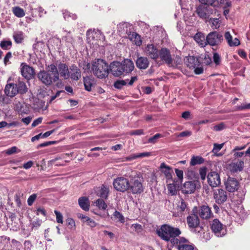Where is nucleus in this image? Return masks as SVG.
<instances>
[{"instance_id": "aec40b11", "label": "nucleus", "mask_w": 250, "mask_h": 250, "mask_svg": "<svg viewBox=\"0 0 250 250\" xmlns=\"http://www.w3.org/2000/svg\"><path fill=\"white\" fill-rule=\"evenodd\" d=\"M17 88V84L11 83L6 84L4 89L5 94L10 97L15 96L18 93V90Z\"/></svg>"}, {"instance_id": "4468645a", "label": "nucleus", "mask_w": 250, "mask_h": 250, "mask_svg": "<svg viewBox=\"0 0 250 250\" xmlns=\"http://www.w3.org/2000/svg\"><path fill=\"white\" fill-rule=\"evenodd\" d=\"M21 71L23 77L27 79H30L34 77L35 72L33 67L23 62L21 64Z\"/></svg>"}, {"instance_id": "37998d69", "label": "nucleus", "mask_w": 250, "mask_h": 250, "mask_svg": "<svg viewBox=\"0 0 250 250\" xmlns=\"http://www.w3.org/2000/svg\"><path fill=\"white\" fill-rule=\"evenodd\" d=\"M129 26V23L127 22H123L120 23L119 25H118V30L120 32H127V28Z\"/></svg>"}, {"instance_id": "c9c22d12", "label": "nucleus", "mask_w": 250, "mask_h": 250, "mask_svg": "<svg viewBox=\"0 0 250 250\" xmlns=\"http://www.w3.org/2000/svg\"><path fill=\"white\" fill-rule=\"evenodd\" d=\"M205 160L203 157L199 156H193L191 157L190 164L191 166H194L203 164Z\"/></svg>"}, {"instance_id": "09e8293b", "label": "nucleus", "mask_w": 250, "mask_h": 250, "mask_svg": "<svg viewBox=\"0 0 250 250\" xmlns=\"http://www.w3.org/2000/svg\"><path fill=\"white\" fill-rule=\"evenodd\" d=\"M226 128V125L224 123H220V124L214 125L212 127L213 130L215 131H221Z\"/></svg>"}, {"instance_id": "3c124183", "label": "nucleus", "mask_w": 250, "mask_h": 250, "mask_svg": "<svg viewBox=\"0 0 250 250\" xmlns=\"http://www.w3.org/2000/svg\"><path fill=\"white\" fill-rule=\"evenodd\" d=\"M113 216L116 219L118 220V221H120L121 223L124 222V217L120 212L116 210L114 212Z\"/></svg>"}, {"instance_id": "c756f323", "label": "nucleus", "mask_w": 250, "mask_h": 250, "mask_svg": "<svg viewBox=\"0 0 250 250\" xmlns=\"http://www.w3.org/2000/svg\"><path fill=\"white\" fill-rule=\"evenodd\" d=\"M195 189V184L192 182L188 181L184 184L183 192L186 194H190L194 192Z\"/></svg>"}, {"instance_id": "a18cd8bd", "label": "nucleus", "mask_w": 250, "mask_h": 250, "mask_svg": "<svg viewBox=\"0 0 250 250\" xmlns=\"http://www.w3.org/2000/svg\"><path fill=\"white\" fill-rule=\"evenodd\" d=\"M96 206H97L99 208L104 210L106 208L107 206L102 199H99L97 200L95 202Z\"/></svg>"}, {"instance_id": "a19ab883", "label": "nucleus", "mask_w": 250, "mask_h": 250, "mask_svg": "<svg viewBox=\"0 0 250 250\" xmlns=\"http://www.w3.org/2000/svg\"><path fill=\"white\" fill-rule=\"evenodd\" d=\"M177 207L181 211H185L188 209V204L183 199L178 202Z\"/></svg>"}, {"instance_id": "58836bf2", "label": "nucleus", "mask_w": 250, "mask_h": 250, "mask_svg": "<svg viewBox=\"0 0 250 250\" xmlns=\"http://www.w3.org/2000/svg\"><path fill=\"white\" fill-rule=\"evenodd\" d=\"M211 27L213 29H217L221 25V21L218 18H210L209 20Z\"/></svg>"}, {"instance_id": "2eb2a0df", "label": "nucleus", "mask_w": 250, "mask_h": 250, "mask_svg": "<svg viewBox=\"0 0 250 250\" xmlns=\"http://www.w3.org/2000/svg\"><path fill=\"white\" fill-rule=\"evenodd\" d=\"M109 69L112 74L115 77H119L124 73L123 65L119 62H114L109 66Z\"/></svg>"}, {"instance_id": "680f3d73", "label": "nucleus", "mask_w": 250, "mask_h": 250, "mask_svg": "<svg viewBox=\"0 0 250 250\" xmlns=\"http://www.w3.org/2000/svg\"><path fill=\"white\" fill-rule=\"evenodd\" d=\"M199 1L204 5H212L215 1V0H199Z\"/></svg>"}, {"instance_id": "bf43d9fd", "label": "nucleus", "mask_w": 250, "mask_h": 250, "mask_svg": "<svg viewBox=\"0 0 250 250\" xmlns=\"http://www.w3.org/2000/svg\"><path fill=\"white\" fill-rule=\"evenodd\" d=\"M129 134L130 135H141L144 134V130L143 129H137L132 130L129 132Z\"/></svg>"}, {"instance_id": "20e7f679", "label": "nucleus", "mask_w": 250, "mask_h": 250, "mask_svg": "<svg viewBox=\"0 0 250 250\" xmlns=\"http://www.w3.org/2000/svg\"><path fill=\"white\" fill-rule=\"evenodd\" d=\"M156 232L162 240L167 242L172 240L173 242L175 241L176 239L174 238L181 233L179 228H174L167 224L163 225L160 229H157Z\"/></svg>"}, {"instance_id": "69168bd1", "label": "nucleus", "mask_w": 250, "mask_h": 250, "mask_svg": "<svg viewBox=\"0 0 250 250\" xmlns=\"http://www.w3.org/2000/svg\"><path fill=\"white\" fill-rule=\"evenodd\" d=\"M191 135V132L189 131H183L179 133V134L177 136L179 137H184L186 136H189Z\"/></svg>"}, {"instance_id": "4d7b16f0", "label": "nucleus", "mask_w": 250, "mask_h": 250, "mask_svg": "<svg viewBox=\"0 0 250 250\" xmlns=\"http://www.w3.org/2000/svg\"><path fill=\"white\" fill-rule=\"evenodd\" d=\"M212 62L211 58L207 54H205L203 61V63L206 65H209Z\"/></svg>"}, {"instance_id": "0eeeda50", "label": "nucleus", "mask_w": 250, "mask_h": 250, "mask_svg": "<svg viewBox=\"0 0 250 250\" xmlns=\"http://www.w3.org/2000/svg\"><path fill=\"white\" fill-rule=\"evenodd\" d=\"M210 228L212 231L218 237H222L226 233L223 224L218 219H214L210 223Z\"/></svg>"}, {"instance_id": "5701e85b", "label": "nucleus", "mask_w": 250, "mask_h": 250, "mask_svg": "<svg viewBox=\"0 0 250 250\" xmlns=\"http://www.w3.org/2000/svg\"><path fill=\"white\" fill-rule=\"evenodd\" d=\"M160 168L167 180H172V169L171 167L167 166L165 163H162Z\"/></svg>"}, {"instance_id": "de8ad7c7", "label": "nucleus", "mask_w": 250, "mask_h": 250, "mask_svg": "<svg viewBox=\"0 0 250 250\" xmlns=\"http://www.w3.org/2000/svg\"><path fill=\"white\" fill-rule=\"evenodd\" d=\"M167 189L169 192L172 195H175L177 193V189L174 184H169L167 185Z\"/></svg>"}, {"instance_id": "7c9ffc66", "label": "nucleus", "mask_w": 250, "mask_h": 250, "mask_svg": "<svg viewBox=\"0 0 250 250\" xmlns=\"http://www.w3.org/2000/svg\"><path fill=\"white\" fill-rule=\"evenodd\" d=\"M128 38L136 45L140 46L142 43L140 36L136 32H130L128 34Z\"/></svg>"}, {"instance_id": "423d86ee", "label": "nucleus", "mask_w": 250, "mask_h": 250, "mask_svg": "<svg viewBox=\"0 0 250 250\" xmlns=\"http://www.w3.org/2000/svg\"><path fill=\"white\" fill-rule=\"evenodd\" d=\"M207 43L212 46L220 45L223 41L222 35L216 31L208 33L206 37Z\"/></svg>"}, {"instance_id": "f03ea898", "label": "nucleus", "mask_w": 250, "mask_h": 250, "mask_svg": "<svg viewBox=\"0 0 250 250\" xmlns=\"http://www.w3.org/2000/svg\"><path fill=\"white\" fill-rule=\"evenodd\" d=\"M87 66L91 68V72L94 76L99 79H105L109 74V67L108 64L102 59H96L91 62L88 63Z\"/></svg>"}, {"instance_id": "13d9d810", "label": "nucleus", "mask_w": 250, "mask_h": 250, "mask_svg": "<svg viewBox=\"0 0 250 250\" xmlns=\"http://www.w3.org/2000/svg\"><path fill=\"white\" fill-rule=\"evenodd\" d=\"M37 198V195L33 194L29 196L27 200V203L29 206H31Z\"/></svg>"}, {"instance_id": "4be33fe9", "label": "nucleus", "mask_w": 250, "mask_h": 250, "mask_svg": "<svg viewBox=\"0 0 250 250\" xmlns=\"http://www.w3.org/2000/svg\"><path fill=\"white\" fill-rule=\"evenodd\" d=\"M244 161L238 160L237 162H232L229 165V169L232 172H237L243 170L244 167Z\"/></svg>"}, {"instance_id": "393cba45", "label": "nucleus", "mask_w": 250, "mask_h": 250, "mask_svg": "<svg viewBox=\"0 0 250 250\" xmlns=\"http://www.w3.org/2000/svg\"><path fill=\"white\" fill-rule=\"evenodd\" d=\"M70 77L73 80L77 81L81 77V72L77 66L73 65L70 68Z\"/></svg>"}, {"instance_id": "6e6d98bb", "label": "nucleus", "mask_w": 250, "mask_h": 250, "mask_svg": "<svg viewBox=\"0 0 250 250\" xmlns=\"http://www.w3.org/2000/svg\"><path fill=\"white\" fill-rule=\"evenodd\" d=\"M224 145V143H222V144H218L216 143L214 144L212 151L215 152L219 151L222 148Z\"/></svg>"}, {"instance_id": "72a5a7b5", "label": "nucleus", "mask_w": 250, "mask_h": 250, "mask_svg": "<svg viewBox=\"0 0 250 250\" xmlns=\"http://www.w3.org/2000/svg\"><path fill=\"white\" fill-rule=\"evenodd\" d=\"M83 83L85 89L88 91L91 90L92 86L95 83L94 78L89 76L83 78Z\"/></svg>"}, {"instance_id": "864d4df0", "label": "nucleus", "mask_w": 250, "mask_h": 250, "mask_svg": "<svg viewBox=\"0 0 250 250\" xmlns=\"http://www.w3.org/2000/svg\"><path fill=\"white\" fill-rule=\"evenodd\" d=\"M162 137L163 136L162 134L157 133L155 134L154 136L150 138L148 140V142L149 143L155 144L156 142L157 139Z\"/></svg>"}, {"instance_id": "a878e982", "label": "nucleus", "mask_w": 250, "mask_h": 250, "mask_svg": "<svg viewBox=\"0 0 250 250\" xmlns=\"http://www.w3.org/2000/svg\"><path fill=\"white\" fill-rule=\"evenodd\" d=\"M246 147V145L236 146L231 151V153L233 154V158L235 159L242 158L245 154V152L240 151V150L245 149Z\"/></svg>"}, {"instance_id": "9d476101", "label": "nucleus", "mask_w": 250, "mask_h": 250, "mask_svg": "<svg viewBox=\"0 0 250 250\" xmlns=\"http://www.w3.org/2000/svg\"><path fill=\"white\" fill-rule=\"evenodd\" d=\"M174 243L177 245L178 250H197L193 245L189 244L188 241L184 237L176 239Z\"/></svg>"}, {"instance_id": "8fccbe9b", "label": "nucleus", "mask_w": 250, "mask_h": 250, "mask_svg": "<svg viewBox=\"0 0 250 250\" xmlns=\"http://www.w3.org/2000/svg\"><path fill=\"white\" fill-rule=\"evenodd\" d=\"M207 172V168L206 167H203L199 169V174L201 179L202 180H205L206 177Z\"/></svg>"}, {"instance_id": "39448f33", "label": "nucleus", "mask_w": 250, "mask_h": 250, "mask_svg": "<svg viewBox=\"0 0 250 250\" xmlns=\"http://www.w3.org/2000/svg\"><path fill=\"white\" fill-rule=\"evenodd\" d=\"M114 188L117 191L125 192L128 191L129 178L126 173L124 176H118L113 182Z\"/></svg>"}, {"instance_id": "f8f14e48", "label": "nucleus", "mask_w": 250, "mask_h": 250, "mask_svg": "<svg viewBox=\"0 0 250 250\" xmlns=\"http://www.w3.org/2000/svg\"><path fill=\"white\" fill-rule=\"evenodd\" d=\"M213 197L216 203L221 204L227 201V193L223 189H217L214 191Z\"/></svg>"}, {"instance_id": "f3484780", "label": "nucleus", "mask_w": 250, "mask_h": 250, "mask_svg": "<svg viewBox=\"0 0 250 250\" xmlns=\"http://www.w3.org/2000/svg\"><path fill=\"white\" fill-rule=\"evenodd\" d=\"M226 188L229 192H234L239 188V183L234 178L229 177L225 183Z\"/></svg>"}, {"instance_id": "ddd939ff", "label": "nucleus", "mask_w": 250, "mask_h": 250, "mask_svg": "<svg viewBox=\"0 0 250 250\" xmlns=\"http://www.w3.org/2000/svg\"><path fill=\"white\" fill-rule=\"evenodd\" d=\"M196 12L198 16L203 20L208 19L212 12L208 6L206 5H200L196 8Z\"/></svg>"}, {"instance_id": "0e129e2a", "label": "nucleus", "mask_w": 250, "mask_h": 250, "mask_svg": "<svg viewBox=\"0 0 250 250\" xmlns=\"http://www.w3.org/2000/svg\"><path fill=\"white\" fill-rule=\"evenodd\" d=\"M42 118L39 117L38 119H36L34 121V122L32 124V127H34L41 124L42 122Z\"/></svg>"}, {"instance_id": "ea45409f", "label": "nucleus", "mask_w": 250, "mask_h": 250, "mask_svg": "<svg viewBox=\"0 0 250 250\" xmlns=\"http://www.w3.org/2000/svg\"><path fill=\"white\" fill-rule=\"evenodd\" d=\"M18 93L21 94L25 93L27 91V88L25 83L21 81H19L17 84Z\"/></svg>"}, {"instance_id": "b1692460", "label": "nucleus", "mask_w": 250, "mask_h": 250, "mask_svg": "<svg viewBox=\"0 0 250 250\" xmlns=\"http://www.w3.org/2000/svg\"><path fill=\"white\" fill-rule=\"evenodd\" d=\"M225 39L227 41V42L230 47L237 46L240 44V41L238 39L235 38L232 40V37L229 32H226L224 35Z\"/></svg>"}, {"instance_id": "bb28decb", "label": "nucleus", "mask_w": 250, "mask_h": 250, "mask_svg": "<svg viewBox=\"0 0 250 250\" xmlns=\"http://www.w3.org/2000/svg\"><path fill=\"white\" fill-rule=\"evenodd\" d=\"M199 215L202 218L207 219L211 217L212 213L210 208L208 206H203L200 210Z\"/></svg>"}, {"instance_id": "f704fd0d", "label": "nucleus", "mask_w": 250, "mask_h": 250, "mask_svg": "<svg viewBox=\"0 0 250 250\" xmlns=\"http://www.w3.org/2000/svg\"><path fill=\"white\" fill-rule=\"evenodd\" d=\"M109 192V187L103 185L101 187V189L99 191V196L102 198L106 199L108 197Z\"/></svg>"}, {"instance_id": "2f4dec72", "label": "nucleus", "mask_w": 250, "mask_h": 250, "mask_svg": "<svg viewBox=\"0 0 250 250\" xmlns=\"http://www.w3.org/2000/svg\"><path fill=\"white\" fill-rule=\"evenodd\" d=\"M123 65V69L124 72L130 73L133 71L134 66L133 62L130 60H125L123 62H121Z\"/></svg>"}, {"instance_id": "412c9836", "label": "nucleus", "mask_w": 250, "mask_h": 250, "mask_svg": "<svg viewBox=\"0 0 250 250\" xmlns=\"http://www.w3.org/2000/svg\"><path fill=\"white\" fill-rule=\"evenodd\" d=\"M185 63L190 68H195V67L200 65V62L198 59L192 56L187 57L185 59Z\"/></svg>"}, {"instance_id": "e2e57ef3", "label": "nucleus", "mask_w": 250, "mask_h": 250, "mask_svg": "<svg viewBox=\"0 0 250 250\" xmlns=\"http://www.w3.org/2000/svg\"><path fill=\"white\" fill-rule=\"evenodd\" d=\"M175 171L176 174L179 179L182 180L183 178V171L182 170H179L177 168L175 169Z\"/></svg>"}, {"instance_id": "cd10ccee", "label": "nucleus", "mask_w": 250, "mask_h": 250, "mask_svg": "<svg viewBox=\"0 0 250 250\" xmlns=\"http://www.w3.org/2000/svg\"><path fill=\"white\" fill-rule=\"evenodd\" d=\"M137 67L140 69H146L149 65V62L146 57H139L136 61Z\"/></svg>"}, {"instance_id": "1a4fd4ad", "label": "nucleus", "mask_w": 250, "mask_h": 250, "mask_svg": "<svg viewBox=\"0 0 250 250\" xmlns=\"http://www.w3.org/2000/svg\"><path fill=\"white\" fill-rule=\"evenodd\" d=\"M159 58L165 62L169 66H172V59L169 50L166 48H162L158 52Z\"/></svg>"}, {"instance_id": "7ed1b4c3", "label": "nucleus", "mask_w": 250, "mask_h": 250, "mask_svg": "<svg viewBox=\"0 0 250 250\" xmlns=\"http://www.w3.org/2000/svg\"><path fill=\"white\" fill-rule=\"evenodd\" d=\"M129 178V185L127 192L133 194H140L144 191L142 179L135 171L131 170L126 172Z\"/></svg>"}, {"instance_id": "774afa93", "label": "nucleus", "mask_w": 250, "mask_h": 250, "mask_svg": "<svg viewBox=\"0 0 250 250\" xmlns=\"http://www.w3.org/2000/svg\"><path fill=\"white\" fill-rule=\"evenodd\" d=\"M86 223L88 225L92 228L95 227L97 225V223L90 218H89Z\"/></svg>"}, {"instance_id": "6ab92c4d", "label": "nucleus", "mask_w": 250, "mask_h": 250, "mask_svg": "<svg viewBox=\"0 0 250 250\" xmlns=\"http://www.w3.org/2000/svg\"><path fill=\"white\" fill-rule=\"evenodd\" d=\"M137 77L136 76L132 77L131 80L128 79L125 80H120L116 81L114 83V86L117 89H121L125 85L128 83V85H132L134 82L137 81Z\"/></svg>"}, {"instance_id": "dca6fc26", "label": "nucleus", "mask_w": 250, "mask_h": 250, "mask_svg": "<svg viewBox=\"0 0 250 250\" xmlns=\"http://www.w3.org/2000/svg\"><path fill=\"white\" fill-rule=\"evenodd\" d=\"M57 66L59 76L63 77L64 79H68L70 78V72L67 65L65 63H59Z\"/></svg>"}, {"instance_id": "9b49d317", "label": "nucleus", "mask_w": 250, "mask_h": 250, "mask_svg": "<svg viewBox=\"0 0 250 250\" xmlns=\"http://www.w3.org/2000/svg\"><path fill=\"white\" fill-rule=\"evenodd\" d=\"M208 182L210 186L215 188L221 184V179L219 174L215 171L210 172L207 176Z\"/></svg>"}, {"instance_id": "79ce46f5", "label": "nucleus", "mask_w": 250, "mask_h": 250, "mask_svg": "<svg viewBox=\"0 0 250 250\" xmlns=\"http://www.w3.org/2000/svg\"><path fill=\"white\" fill-rule=\"evenodd\" d=\"M13 12L18 17H22L25 15L24 10L19 7H15L13 8Z\"/></svg>"}, {"instance_id": "6e6552de", "label": "nucleus", "mask_w": 250, "mask_h": 250, "mask_svg": "<svg viewBox=\"0 0 250 250\" xmlns=\"http://www.w3.org/2000/svg\"><path fill=\"white\" fill-rule=\"evenodd\" d=\"M187 222L188 226L190 228L194 229L199 225L200 220L197 215L196 207L193 208L192 213L187 217Z\"/></svg>"}, {"instance_id": "473e14b6", "label": "nucleus", "mask_w": 250, "mask_h": 250, "mask_svg": "<svg viewBox=\"0 0 250 250\" xmlns=\"http://www.w3.org/2000/svg\"><path fill=\"white\" fill-rule=\"evenodd\" d=\"M79 205L80 207L85 211H87L89 209V203L88 199L86 197H80L78 200Z\"/></svg>"}, {"instance_id": "49530a36", "label": "nucleus", "mask_w": 250, "mask_h": 250, "mask_svg": "<svg viewBox=\"0 0 250 250\" xmlns=\"http://www.w3.org/2000/svg\"><path fill=\"white\" fill-rule=\"evenodd\" d=\"M63 17L67 21L71 19L75 20L77 18V15L76 14H72L68 11H65L63 12Z\"/></svg>"}, {"instance_id": "052dcab7", "label": "nucleus", "mask_w": 250, "mask_h": 250, "mask_svg": "<svg viewBox=\"0 0 250 250\" xmlns=\"http://www.w3.org/2000/svg\"><path fill=\"white\" fill-rule=\"evenodd\" d=\"M66 223L70 226V229H74L75 227V222L72 218H68L66 219Z\"/></svg>"}, {"instance_id": "4c0bfd02", "label": "nucleus", "mask_w": 250, "mask_h": 250, "mask_svg": "<svg viewBox=\"0 0 250 250\" xmlns=\"http://www.w3.org/2000/svg\"><path fill=\"white\" fill-rule=\"evenodd\" d=\"M13 38L17 43H21L23 40V33L21 31H16L13 34Z\"/></svg>"}, {"instance_id": "603ef678", "label": "nucleus", "mask_w": 250, "mask_h": 250, "mask_svg": "<svg viewBox=\"0 0 250 250\" xmlns=\"http://www.w3.org/2000/svg\"><path fill=\"white\" fill-rule=\"evenodd\" d=\"M54 213L56 216V221L58 223H63V216L62 214L59 211L55 210Z\"/></svg>"}, {"instance_id": "5fc2aeb1", "label": "nucleus", "mask_w": 250, "mask_h": 250, "mask_svg": "<svg viewBox=\"0 0 250 250\" xmlns=\"http://www.w3.org/2000/svg\"><path fill=\"white\" fill-rule=\"evenodd\" d=\"M213 60L214 62L216 65H218L220 64L221 58L220 55L217 53H213Z\"/></svg>"}, {"instance_id": "f257e3e1", "label": "nucleus", "mask_w": 250, "mask_h": 250, "mask_svg": "<svg viewBox=\"0 0 250 250\" xmlns=\"http://www.w3.org/2000/svg\"><path fill=\"white\" fill-rule=\"evenodd\" d=\"M47 71H41L38 74V78L46 86L51 85L53 82L59 80V73L56 65L51 64L47 66Z\"/></svg>"}, {"instance_id": "338daca9", "label": "nucleus", "mask_w": 250, "mask_h": 250, "mask_svg": "<svg viewBox=\"0 0 250 250\" xmlns=\"http://www.w3.org/2000/svg\"><path fill=\"white\" fill-rule=\"evenodd\" d=\"M17 147L13 146L6 150V153L8 155L12 154L16 152Z\"/></svg>"}, {"instance_id": "a211bd4d", "label": "nucleus", "mask_w": 250, "mask_h": 250, "mask_svg": "<svg viewBox=\"0 0 250 250\" xmlns=\"http://www.w3.org/2000/svg\"><path fill=\"white\" fill-rule=\"evenodd\" d=\"M159 50L152 44L147 45L145 49L146 54L153 60H156L159 58Z\"/></svg>"}, {"instance_id": "e433bc0d", "label": "nucleus", "mask_w": 250, "mask_h": 250, "mask_svg": "<svg viewBox=\"0 0 250 250\" xmlns=\"http://www.w3.org/2000/svg\"><path fill=\"white\" fill-rule=\"evenodd\" d=\"M151 155V153L149 152H145L143 153H140L137 154H133L131 156L126 158V160H131L133 159H135L141 157H149Z\"/></svg>"}, {"instance_id": "c03bdc74", "label": "nucleus", "mask_w": 250, "mask_h": 250, "mask_svg": "<svg viewBox=\"0 0 250 250\" xmlns=\"http://www.w3.org/2000/svg\"><path fill=\"white\" fill-rule=\"evenodd\" d=\"M12 42L10 41H2L0 42V46L4 50H8L11 48Z\"/></svg>"}, {"instance_id": "c85d7f7f", "label": "nucleus", "mask_w": 250, "mask_h": 250, "mask_svg": "<svg viewBox=\"0 0 250 250\" xmlns=\"http://www.w3.org/2000/svg\"><path fill=\"white\" fill-rule=\"evenodd\" d=\"M196 42L201 47H204L207 45V40L203 33L201 32L197 33L194 37Z\"/></svg>"}]
</instances>
